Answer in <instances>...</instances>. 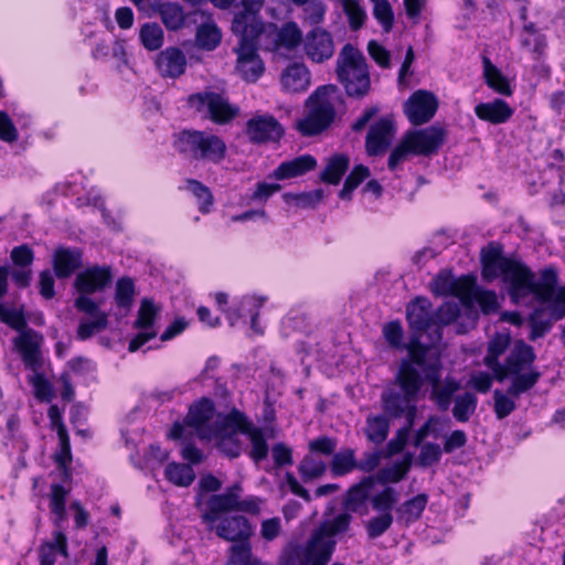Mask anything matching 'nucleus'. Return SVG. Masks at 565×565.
<instances>
[{
    "instance_id": "obj_1",
    "label": "nucleus",
    "mask_w": 565,
    "mask_h": 565,
    "mask_svg": "<svg viewBox=\"0 0 565 565\" xmlns=\"http://www.w3.org/2000/svg\"><path fill=\"white\" fill-rule=\"evenodd\" d=\"M352 513L344 510L313 531L306 545H297L285 552L281 565H327L335 548V535L350 529Z\"/></svg>"
},
{
    "instance_id": "obj_2",
    "label": "nucleus",
    "mask_w": 565,
    "mask_h": 565,
    "mask_svg": "<svg viewBox=\"0 0 565 565\" xmlns=\"http://www.w3.org/2000/svg\"><path fill=\"white\" fill-rule=\"evenodd\" d=\"M536 353L533 347L523 340H516L493 376L500 383L510 379L508 394L520 397L531 391L542 376L541 372L534 367Z\"/></svg>"
},
{
    "instance_id": "obj_3",
    "label": "nucleus",
    "mask_w": 565,
    "mask_h": 565,
    "mask_svg": "<svg viewBox=\"0 0 565 565\" xmlns=\"http://www.w3.org/2000/svg\"><path fill=\"white\" fill-rule=\"evenodd\" d=\"M398 388H388L381 394L383 412L391 419H405L402 431H411L417 416V399L423 384L417 382L413 370L407 369L403 376L396 375Z\"/></svg>"
},
{
    "instance_id": "obj_4",
    "label": "nucleus",
    "mask_w": 565,
    "mask_h": 565,
    "mask_svg": "<svg viewBox=\"0 0 565 565\" xmlns=\"http://www.w3.org/2000/svg\"><path fill=\"white\" fill-rule=\"evenodd\" d=\"M173 148L184 158L217 164L226 157L225 141L205 130L183 129L173 135Z\"/></svg>"
},
{
    "instance_id": "obj_5",
    "label": "nucleus",
    "mask_w": 565,
    "mask_h": 565,
    "mask_svg": "<svg viewBox=\"0 0 565 565\" xmlns=\"http://www.w3.org/2000/svg\"><path fill=\"white\" fill-rule=\"evenodd\" d=\"M482 277L491 281L498 277L508 287L509 296H511L513 288L520 290L529 287V271L525 269V264L520 259L507 257L502 255L500 247L490 245L487 249H482Z\"/></svg>"
},
{
    "instance_id": "obj_6",
    "label": "nucleus",
    "mask_w": 565,
    "mask_h": 565,
    "mask_svg": "<svg viewBox=\"0 0 565 565\" xmlns=\"http://www.w3.org/2000/svg\"><path fill=\"white\" fill-rule=\"evenodd\" d=\"M335 72L348 96L362 98L369 94L371 79L365 57L351 43L341 49Z\"/></svg>"
},
{
    "instance_id": "obj_7",
    "label": "nucleus",
    "mask_w": 565,
    "mask_h": 565,
    "mask_svg": "<svg viewBox=\"0 0 565 565\" xmlns=\"http://www.w3.org/2000/svg\"><path fill=\"white\" fill-rule=\"evenodd\" d=\"M188 104L202 118L209 119L216 125L231 122L239 113V108L231 104L226 95L214 90L191 94L188 98Z\"/></svg>"
},
{
    "instance_id": "obj_8",
    "label": "nucleus",
    "mask_w": 565,
    "mask_h": 565,
    "mask_svg": "<svg viewBox=\"0 0 565 565\" xmlns=\"http://www.w3.org/2000/svg\"><path fill=\"white\" fill-rule=\"evenodd\" d=\"M238 44L234 49L237 55L236 71L247 83H255L264 73L265 66L258 54V38L260 34H235Z\"/></svg>"
},
{
    "instance_id": "obj_9",
    "label": "nucleus",
    "mask_w": 565,
    "mask_h": 565,
    "mask_svg": "<svg viewBox=\"0 0 565 565\" xmlns=\"http://www.w3.org/2000/svg\"><path fill=\"white\" fill-rule=\"evenodd\" d=\"M327 87H319L315 96V104L309 114L297 122V129L303 136H315L327 129L335 116L334 104L326 94Z\"/></svg>"
},
{
    "instance_id": "obj_10",
    "label": "nucleus",
    "mask_w": 565,
    "mask_h": 565,
    "mask_svg": "<svg viewBox=\"0 0 565 565\" xmlns=\"http://www.w3.org/2000/svg\"><path fill=\"white\" fill-rule=\"evenodd\" d=\"M214 415V403L210 398L203 397L189 408V412L183 420V424H173L169 435L172 439H181L183 438L186 426L194 428L200 438L211 439L210 426L212 424Z\"/></svg>"
},
{
    "instance_id": "obj_11",
    "label": "nucleus",
    "mask_w": 565,
    "mask_h": 565,
    "mask_svg": "<svg viewBox=\"0 0 565 565\" xmlns=\"http://www.w3.org/2000/svg\"><path fill=\"white\" fill-rule=\"evenodd\" d=\"M525 269L529 271V287L520 290L513 288L511 294V300L515 303H523L527 297L546 303L551 301L557 294V273L553 268H546L542 271L541 281H536L534 273L525 265Z\"/></svg>"
},
{
    "instance_id": "obj_12",
    "label": "nucleus",
    "mask_w": 565,
    "mask_h": 565,
    "mask_svg": "<svg viewBox=\"0 0 565 565\" xmlns=\"http://www.w3.org/2000/svg\"><path fill=\"white\" fill-rule=\"evenodd\" d=\"M441 370L437 364L429 365L426 370L427 382L431 386L429 398L435 403L440 412L449 409L455 399V394L460 390V382L454 377L447 376L441 381Z\"/></svg>"
},
{
    "instance_id": "obj_13",
    "label": "nucleus",
    "mask_w": 565,
    "mask_h": 565,
    "mask_svg": "<svg viewBox=\"0 0 565 565\" xmlns=\"http://www.w3.org/2000/svg\"><path fill=\"white\" fill-rule=\"evenodd\" d=\"M438 105V99L433 93L418 89L404 103L403 110L413 125L420 126L435 116Z\"/></svg>"
},
{
    "instance_id": "obj_14",
    "label": "nucleus",
    "mask_w": 565,
    "mask_h": 565,
    "mask_svg": "<svg viewBox=\"0 0 565 565\" xmlns=\"http://www.w3.org/2000/svg\"><path fill=\"white\" fill-rule=\"evenodd\" d=\"M265 0H241V9L234 14L232 31L234 34H262L264 21L259 13Z\"/></svg>"
},
{
    "instance_id": "obj_15",
    "label": "nucleus",
    "mask_w": 565,
    "mask_h": 565,
    "mask_svg": "<svg viewBox=\"0 0 565 565\" xmlns=\"http://www.w3.org/2000/svg\"><path fill=\"white\" fill-rule=\"evenodd\" d=\"M284 134L282 125L269 114H255L246 122V135L253 143L277 142Z\"/></svg>"
},
{
    "instance_id": "obj_16",
    "label": "nucleus",
    "mask_w": 565,
    "mask_h": 565,
    "mask_svg": "<svg viewBox=\"0 0 565 565\" xmlns=\"http://www.w3.org/2000/svg\"><path fill=\"white\" fill-rule=\"evenodd\" d=\"M333 36L327 30L316 26L303 38V51L313 63H323L334 54Z\"/></svg>"
},
{
    "instance_id": "obj_17",
    "label": "nucleus",
    "mask_w": 565,
    "mask_h": 565,
    "mask_svg": "<svg viewBox=\"0 0 565 565\" xmlns=\"http://www.w3.org/2000/svg\"><path fill=\"white\" fill-rule=\"evenodd\" d=\"M446 130L433 125L424 129L408 131L405 137L413 148V154L431 156L437 153L446 139Z\"/></svg>"
},
{
    "instance_id": "obj_18",
    "label": "nucleus",
    "mask_w": 565,
    "mask_h": 565,
    "mask_svg": "<svg viewBox=\"0 0 565 565\" xmlns=\"http://www.w3.org/2000/svg\"><path fill=\"white\" fill-rule=\"evenodd\" d=\"M209 531L227 542L248 541L253 534L250 522L243 515L220 516L215 523H205Z\"/></svg>"
},
{
    "instance_id": "obj_19",
    "label": "nucleus",
    "mask_w": 565,
    "mask_h": 565,
    "mask_svg": "<svg viewBox=\"0 0 565 565\" xmlns=\"http://www.w3.org/2000/svg\"><path fill=\"white\" fill-rule=\"evenodd\" d=\"M243 487L236 482L228 487L224 493L212 494L205 504L201 518L203 523H215L222 513L236 511L238 497H242Z\"/></svg>"
},
{
    "instance_id": "obj_20",
    "label": "nucleus",
    "mask_w": 565,
    "mask_h": 565,
    "mask_svg": "<svg viewBox=\"0 0 565 565\" xmlns=\"http://www.w3.org/2000/svg\"><path fill=\"white\" fill-rule=\"evenodd\" d=\"M13 343L24 366L31 371H41L43 365L41 355L42 337L33 329H26L14 339Z\"/></svg>"
},
{
    "instance_id": "obj_21",
    "label": "nucleus",
    "mask_w": 565,
    "mask_h": 565,
    "mask_svg": "<svg viewBox=\"0 0 565 565\" xmlns=\"http://www.w3.org/2000/svg\"><path fill=\"white\" fill-rule=\"evenodd\" d=\"M407 349L409 358L402 360L397 373L398 376H403L405 371L409 369L415 372L417 382L424 384V380L426 379V370L429 365L437 364L439 367H443L439 359L430 361L427 360L428 348L420 343L418 340L412 341Z\"/></svg>"
},
{
    "instance_id": "obj_22",
    "label": "nucleus",
    "mask_w": 565,
    "mask_h": 565,
    "mask_svg": "<svg viewBox=\"0 0 565 565\" xmlns=\"http://www.w3.org/2000/svg\"><path fill=\"white\" fill-rule=\"evenodd\" d=\"M111 271L108 266L94 265L76 275L74 288L79 294L103 291L111 282Z\"/></svg>"
},
{
    "instance_id": "obj_23",
    "label": "nucleus",
    "mask_w": 565,
    "mask_h": 565,
    "mask_svg": "<svg viewBox=\"0 0 565 565\" xmlns=\"http://www.w3.org/2000/svg\"><path fill=\"white\" fill-rule=\"evenodd\" d=\"M159 312V308L156 307L152 300L143 299L141 301L138 318L135 321V327L143 330L139 334H137L129 342L128 350L130 352H135L139 350L143 344H146L149 340L153 339L157 333L156 331H149L154 322L156 316Z\"/></svg>"
},
{
    "instance_id": "obj_24",
    "label": "nucleus",
    "mask_w": 565,
    "mask_h": 565,
    "mask_svg": "<svg viewBox=\"0 0 565 565\" xmlns=\"http://www.w3.org/2000/svg\"><path fill=\"white\" fill-rule=\"evenodd\" d=\"M394 135V124L390 118H380L371 125L366 138L365 148L370 156L384 153L392 143Z\"/></svg>"
},
{
    "instance_id": "obj_25",
    "label": "nucleus",
    "mask_w": 565,
    "mask_h": 565,
    "mask_svg": "<svg viewBox=\"0 0 565 565\" xmlns=\"http://www.w3.org/2000/svg\"><path fill=\"white\" fill-rule=\"evenodd\" d=\"M472 277L465 275L455 278L450 271L441 270L431 282V291L437 296H455L462 303L467 290H471Z\"/></svg>"
},
{
    "instance_id": "obj_26",
    "label": "nucleus",
    "mask_w": 565,
    "mask_h": 565,
    "mask_svg": "<svg viewBox=\"0 0 565 565\" xmlns=\"http://www.w3.org/2000/svg\"><path fill=\"white\" fill-rule=\"evenodd\" d=\"M52 265L54 275L66 279L83 267V252L78 247L60 246L54 250Z\"/></svg>"
},
{
    "instance_id": "obj_27",
    "label": "nucleus",
    "mask_w": 565,
    "mask_h": 565,
    "mask_svg": "<svg viewBox=\"0 0 565 565\" xmlns=\"http://www.w3.org/2000/svg\"><path fill=\"white\" fill-rule=\"evenodd\" d=\"M406 318L412 329L426 331L435 323L431 302L425 297H417L406 308Z\"/></svg>"
},
{
    "instance_id": "obj_28",
    "label": "nucleus",
    "mask_w": 565,
    "mask_h": 565,
    "mask_svg": "<svg viewBox=\"0 0 565 565\" xmlns=\"http://www.w3.org/2000/svg\"><path fill=\"white\" fill-rule=\"evenodd\" d=\"M156 66L163 77L177 78L184 73L186 58L179 47L170 46L158 54Z\"/></svg>"
},
{
    "instance_id": "obj_29",
    "label": "nucleus",
    "mask_w": 565,
    "mask_h": 565,
    "mask_svg": "<svg viewBox=\"0 0 565 565\" xmlns=\"http://www.w3.org/2000/svg\"><path fill=\"white\" fill-rule=\"evenodd\" d=\"M375 484L374 476L363 477L358 483L351 486L345 493L343 508L350 512H361L366 501H370L371 490Z\"/></svg>"
},
{
    "instance_id": "obj_30",
    "label": "nucleus",
    "mask_w": 565,
    "mask_h": 565,
    "mask_svg": "<svg viewBox=\"0 0 565 565\" xmlns=\"http://www.w3.org/2000/svg\"><path fill=\"white\" fill-rule=\"evenodd\" d=\"M282 88L288 93H301L310 85V72L303 63L289 64L280 75Z\"/></svg>"
},
{
    "instance_id": "obj_31",
    "label": "nucleus",
    "mask_w": 565,
    "mask_h": 565,
    "mask_svg": "<svg viewBox=\"0 0 565 565\" xmlns=\"http://www.w3.org/2000/svg\"><path fill=\"white\" fill-rule=\"evenodd\" d=\"M513 113V108L505 100L500 98L489 103H480L475 107V114L479 119L493 125L507 122L512 117Z\"/></svg>"
},
{
    "instance_id": "obj_32",
    "label": "nucleus",
    "mask_w": 565,
    "mask_h": 565,
    "mask_svg": "<svg viewBox=\"0 0 565 565\" xmlns=\"http://www.w3.org/2000/svg\"><path fill=\"white\" fill-rule=\"evenodd\" d=\"M476 303L479 305L481 311L484 315L495 312L499 307L495 292L479 288L477 286L476 278L472 277L471 290H467L461 305L465 306L467 309H471Z\"/></svg>"
},
{
    "instance_id": "obj_33",
    "label": "nucleus",
    "mask_w": 565,
    "mask_h": 565,
    "mask_svg": "<svg viewBox=\"0 0 565 565\" xmlns=\"http://www.w3.org/2000/svg\"><path fill=\"white\" fill-rule=\"evenodd\" d=\"M40 565H54L57 554L68 556L67 537L62 531H54L52 540L44 541L38 548Z\"/></svg>"
},
{
    "instance_id": "obj_34",
    "label": "nucleus",
    "mask_w": 565,
    "mask_h": 565,
    "mask_svg": "<svg viewBox=\"0 0 565 565\" xmlns=\"http://www.w3.org/2000/svg\"><path fill=\"white\" fill-rule=\"evenodd\" d=\"M317 166V160L311 154H302L292 160L281 162L274 171L278 180L290 179L302 175Z\"/></svg>"
},
{
    "instance_id": "obj_35",
    "label": "nucleus",
    "mask_w": 565,
    "mask_h": 565,
    "mask_svg": "<svg viewBox=\"0 0 565 565\" xmlns=\"http://www.w3.org/2000/svg\"><path fill=\"white\" fill-rule=\"evenodd\" d=\"M511 344V337L509 333H495L488 342L487 353L483 358V364L493 374L498 367L502 364L500 356L508 350Z\"/></svg>"
},
{
    "instance_id": "obj_36",
    "label": "nucleus",
    "mask_w": 565,
    "mask_h": 565,
    "mask_svg": "<svg viewBox=\"0 0 565 565\" xmlns=\"http://www.w3.org/2000/svg\"><path fill=\"white\" fill-rule=\"evenodd\" d=\"M390 417L383 414H371L366 417L364 434L369 441L381 445L390 433Z\"/></svg>"
},
{
    "instance_id": "obj_37",
    "label": "nucleus",
    "mask_w": 565,
    "mask_h": 565,
    "mask_svg": "<svg viewBox=\"0 0 565 565\" xmlns=\"http://www.w3.org/2000/svg\"><path fill=\"white\" fill-rule=\"evenodd\" d=\"M244 420V415L236 409L226 415H214L213 423L210 426L211 439L236 433L235 428L242 426Z\"/></svg>"
},
{
    "instance_id": "obj_38",
    "label": "nucleus",
    "mask_w": 565,
    "mask_h": 565,
    "mask_svg": "<svg viewBox=\"0 0 565 565\" xmlns=\"http://www.w3.org/2000/svg\"><path fill=\"white\" fill-rule=\"evenodd\" d=\"M242 431L248 436L250 441V449L248 456L254 462L259 463L268 456V444L266 441L264 431L259 427H255L252 424L242 426Z\"/></svg>"
},
{
    "instance_id": "obj_39",
    "label": "nucleus",
    "mask_w": 565,
    "mask_h": 565,
    "mask_svg": "<svg viewBox=\"0 0 565 565\" xmlns=\"http://www.w3.org/2000/svg\"><path fill=\"white\" fill-rule=\"evenodd\" d=\"M482 64L483 76L487 85L501 95L511 96L513 90L508 78L501 73V71L493 65L487 56H483Z\"/></svg>"
},
{
    "instance_id": "obj_40",
    "label": "nucleus",
    "mask_w": 565,
    "mask_h": 565,
    "mask_svg": "<svg viewBox=\"0 0 565 565\" xmlns=\"http://www.w3.org/2000/svg\"><path fill=\"white\" fill-rule=\"evenodd\" d=\"M333 477H343L356 470V454L353 448L345 447L335 451L330 461Z\"/></svg>"
},
{
    "instance_id": "obj_41",
    "label": "nucleus",
    "mask_w": 565,
    "mask_h": 565,
    "mask_svg": "<svg viewBox=\"0 0 565 565\" xmlns=\"http://www.w3.org/2000/svg\"><path fill=\"white\" fill-rule=\"evenodd\" d=\"M156 13L160 15L162 23L170 31H178L184 25L185 14L179 3L161 2Z\"/></svg>"
},
{
    "instance_id": "obj_42",
    "label": "nucleus",
    "mask_w": 565,
    "mask_h": 565,
    "mask_svg": "<svg viewBox=\"0 0 565 565\" xmlns=\"http://www.w3.org/2000/svg\"><path fill=\"white\" fill-rule=\"evenodd\" d=\"M478 397L472 392L456 395L454 399L452 416L459 423H467L476 413Z\"/></svg>"
},
{
    "instance_id": "obj_43",
    "label": "nucleus",
    "mask_w": 565,
    "mask_h": 565,
    "mask_svg": "<svg viewBox=\"0 0 565 565\" xmlns=\"http://www.w3.org/2000/svg\"><path fill=\"white\" fill-rule=\"evenodd\" d=\"M531 332L529 339L535 341L543 338L552 329L553 321L548 310L543 307L535 308L529 316Z\"/></svg>"
},
{
    "instance_id": "obj_44",
    "label": "nucleus",
    "mask_w": 565,
    "mask_h": 565,
    "mask_svg": "<svg viewBox=\"0 0 565 565\" xmlns=\"http://www.w3.org/2000/svg\"><path fill=\"white\" fill-rule=\"evenodd\" d=\"M349 158L345 154H334L329 158L326 168L320 174L323 182L338 184L349 168Z\"/></svg>"
},
{
    "instance_id": "obj_45",
    "label": "nucleus",
    "mask_w": 565,
    "mask_h": 565,
    "mask_svg": "<svg viewBox=\"0 0 565 565\" xmlns=\"http://www.w3.org/2000/svg\"><path fill=\"white\" fill-rule=\"evenodd\" d=\"M327 469V463L323 460L315 457L312 454L306 455L298 466L300 478L306 483L324 476Z\"/></svg>"
},
{
    "instance_id": "obj_46",
    "label": "nucleus",
    "mask_w": 565,
    "mask_h": 565,
    "mask_svg": "<svg viewBox=\"0 0 565 565\" xmlns=\"http://www.w3.org/2000/svg\"><path fill=\"white\" fill-rule=\"evenodd\" d=\"M411 456H407L401 461H395L393 465L381 469L375 477V481L386 484L396 483L403 480L411 469Z\"/></svg>"
},
{
    "instance_id": "obj_47",
    "label": "nucleus",
    "mask_w": 565,
    "mask_h": 565,
    "mask_svg": "<svg viewBox=\"0 0 565 565\" xmlns=\"http://www.w3.org/2000/svg\"><path fill=\"white\" fill-rule=\"evenodd\" d=\"M221 39L220 29L211 20V15H209V21L198 26L195 34L198 45L204 50L212 51L220 44Z\"/></svg>"
},
{
    "instance_id": "obj_48",
    "label": "nucleus",
    "mask_w": 565,
    "mask_h": 565,
    "mask_svg": "<svg viewBox=\"0 0 565 565\" xmlns=\"http://www.w3.org/2000/svg\"><path fill=\"white\" fill-rule=\"evenodd\" d=\"M266 301L265 297H255V296H245L238 303V313L237 318H246L250 317V328L256 333H263L262 329L258 327L257 319L259 316V309Z\"/></svg>"
},
{
    "instance_id": "obj_49",
    "label": "nucleus",
    "mask_w": 565,
    "mask_h": 565,
    "mask_svg": "<svg viewBox=\"0 0 565 565\" xmlns=\"http://www.w3.org/2000/svg\"><path fill=\"white\" fill-rule=\"evenodd\" d=\"M428 502V495L419 493L414 498L406 500L397 509L399 518L406 523H413L420 519Z\"/></svg>"
},
{
    "instance_id": "obj_50",
    "label": "nucleus",
    "mask_w": 565,
    "mask_h": 565,
    "mask_svg": "<svg viewBox=\"0 0 565 565\" xmlns=\"http://www.w3.org/2000/svg\"><path fill=\"white\" fill-rule=\"evenodd\" d=\"M135 296V284L130 277L119 278L116 282L115 302L122 315L131 309Z\"/></svg>"
},
{
    "instance_id": "obj_51",
    "label": "nucleus",
    "mask_w": 565,
    "mask_h": 565,
    "mask_svg": "<svg viewBox=\"0 0 565 565\" xmlns=\"http://www.w3.org/2000/svg\"><path fill=\"white\" fill-rule=\"evenodd\" d=\"M139 40L146 50L157 51L163 45V30L156 22H147L140 28Z\"/></svg>"
},
{
    "instance_id": "obj_52",
    "label": "nucleus",
    "mask_w": 565,
    "mask_h": 565,
    "mask_svg": "<svg viewBox=\"0 0 565 565\" xmlns=\"http://www.w3.org/2000/svg\"><path fill=\"white\" fill-rule=\"evenodd\" d=\"M167 480L178 487H189L195 479L194 470L185 463L171 462L164 469Z\"/></svg>"
},
{
    "instance_id": "obj_53",
    "label": "nucleus",
    "mask_w": 565,
    "mask_h": 565,
    "mask_svg": "<svg viewBox=\"0 0 565 565\" xmlns=\"http://www.w3.org/2000/svg\"><path fill=\"white\" fill-rule=\"evenodd\" d=\"M302 32L299 29L296 22H287L282 24L280 30L277 33L276 43L278 46L285 47L287 50H295L301 43L303 44Z\"/></svg>"
},
{
    "instance_id": "obj_54",
    "label": "nucleus",
    "mask_w": 565,
    "mask_h": 565,
    "mask_svg": "<svg viewBox=\"0 0 565 565\" xmlns=\"http://www.w3.org/2000/svg\"><path fill=\"white\" fill-rule=\"evenodd\" d=\"M398 501V493L392 487H385L380 492L371 495L370 503L374 511L379 513H392Z\"/></svg>"
},
{
    "instance_id": "obj_55",
    "label": "nucleus",
    "mask_w": 565,
    "mask_h": 565,
    "mask_svg": "<svg viewBox=\"0 0 565 565\" xmlns=\"http://www.w3.org/2000/svg\"><path fill=\"white\" fill-rule=\"evenodd\" d=\"M186 184L188 190L196 198L199 211L203 214L209 213L214 203L211 190L202 182L194 179H189Z\"/></svg>"
},
{
    "instance_id": "obj_56",
    "label": "nucleus",
    "mask_w": 565,
    "mask_h": 565,
    "mask_svg": "<svg viewBox=\"0 0 565 565\" xmlns=\"http://www.w3.org/2000/svg\"><path fill=\"white\" fill-rule=\"evenodd\" d=\"M108 327V315H99L92 320L82 319L77 327V339L85 341Z\"/></svg>"
},
{
    "instance_id": "obj_57",
    "label": "nucleus",
    "mask_w": 565,
    "mask_h": 565,
    "mask_svg": "<svg viewBox=\"0 0 565 565\" xmlns=\"http://www.w3.org/2000/svg\"><path fill=\"white\" fill-rule=\"evenodd\" d=\"M255 556L252 553V545L248 541L234 542L228 548V565H247L252 561H255Z\"/></svg>"
},
{
    "instance_id": "obj_58",
    "label": "nucleus",
    "mask_w": 565,
    "mask_h": 565,
    "mask_svg": "<svg viewBox=\"0 0 565 565\" xmlns=\"http://www.w3.org/2000/svg\"><path fill=\"white\" fill-rule=\"evenodd\" d=\"M373 4V15L381 24L385 33H390L394 26V12L388 0H370Z\"/></svg>"
},
{
    "instance_id": "obj_59",
    "label": "nucleus",
    "mask_w": 565,
    "mask_h": 565,
    "mask_svg": "<svg viewBox=\"0 0 565 565\" xmlns=\"http://www.w3.org/2000/svg\"><path fill=\"white\" fill-rule=\"evenodd\" d=\"M370 175L369 168L359 164L347 177L343 188L339 193L340 199L350 200L352 192Z\"/></svg>"
},
{
    "instance_id": "obj_60",
    "label": "nucleus",
    "mask_w": 565,
    "mask_h": 565,
    "mask_svg": "<svg viewBox=\"0 0 565 565\" xmlns=\"http://www.w3.org/2000/svg\"><path fill=\"white\" fill-rule=\"evenodd\" d=\"M323 198V191L321 189H317L310 192L302 193H285L284 200L286 203H292L298 207L307 209L315 207L318 205Z\"/></svg>"
},
{
    "instance_id": "obj_61",
    "label": "nucleus",
    "mask_w": 565,
    "mask_h": 565,
    "mask_svg": "<svg viewBox=\"0 0 565 565\" xmlns=\"http://www.w3.org/2000/svg\"><path fill=\"white\" fill-rule=\"evenodd\" d=\"M58 450L54 455V461L58 469L66 473L72 462V450L67 430L60 429Z\"/></svg>"
},
{
    "instance_id": "obj_62",
    "label": "nucleus",
    "mask_w": 565,
    "mask_h": 565,
    "mask_svg": "<svg viewBox=\"0 0 565 565\" xmlns=\"http://www.w3.org/2000/svg\"><path fill=\"white\" fill-rule=\"evenodd\" d=\"M393 521V513L388 512L371 518L365 524L369 539L374 540L382 536L392 526Z\"/></svg>"
},
{
    "instance_id": "obj_63",
    "label": "nucleus",
    "mask_w": 565,
    "mask_h": 565,
    "mask_svg": "<svg viewBox=\"0 0 565 565\" xmlns=\"http://www.w3.org/2000/svg\"><path fill=\"white\" fill-rule=\"evenodd\" d=\"M514 398L508 394V391L505 393L500 390L493 392V408L498 419L508 417L516 408Z\"/></svg>"
},
{
    "instance_id": "obj_64",
    "label": "nucleus",
    "mask_w": 565,
    "mask_h": 565,
    "mask_svg": "<svg viewBox=\"0 0 565 565\" xmlns=\"http://www.w3.org/2000/svg\"><path fill=\"white\" fill-rule=\"evenodd\" d=\"M443 449L438 444L425 443L422 444L419 455L416 463L420 467H430L440 461Z\"/></svg>"
}]
</instances>
